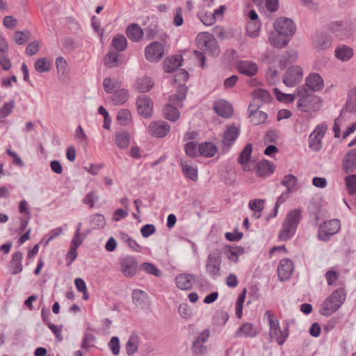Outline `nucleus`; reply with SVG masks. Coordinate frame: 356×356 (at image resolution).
Returning <instances> with one entry per match:
<instances>
[{
    "label": "nucleus",
    "mask_w": 356,
    "mask_h": 356,
    "mask_svg": "<svg viewBox=\"0 0 356 356\" xmlns=\"http://www.w3.org/2000/svg\"><path fill=\"white\" fill-rule=\"evenodd\" d=\"M293 270V264L289 259H282L277 266V275L281 281L289 280Z\"/></svg>",
    "instance_id": "obj_13"
},
{
    "label": "nucleus",
    "mask_w": 356,
    "mask_h": 356,
    "mask_svg": "<svg viewBox=\"0 0 356 356\" xmlns=\"http://www.w3.org/2000/svg\"><path fill=\"white\" fill-rule=\"evenodd\" d=\"M335 56L342 61L349 60L353 56V50L351 47L342 44L338 46L334 51Z\"/></svg>",
    "instance_id": "obj_26"
},
{
    "label": "nucleus",
    "mask_w": 356,
    "mask_h": 356,
    "mask_svg": "<svg viewBox=\"0 0 356 356\" xmlns=\"http://www.w3.org/2000/svg\"><path fill=\"white\" fill-rule=\"evenodd\" d=\"M265 315L268 317L269 325H270V332L269 335L270 338H273V335L277 334V331L280 330V323L278 320L275 317L273 314H272L270 311H267Z\"/></svg>",
    "instance_id": "obj_34"
},
{
    "label": "nucleus",
    "mask_w": 356,
    "mask_h": 356,
    "mask_svg": "<svg viewBox=\"0 0 356 356\" xmlns=\"http://www.w3.org/2000/svg\"><path fill=\"white\" fill-rule=\"evenodd\" d=\"M91 224L95 229H100L106 225L104 216L100 213H96L91 217Z\"/></svg>",
    "instance_id": "obj_55"
},
{
    "label": "nucleus",
    "mask_w": 356,
    "mask_h": 356,
    "mask_svg": "<svg viewBox=\"0 0 356 356\" xmlns=\"http://www.w3.org/2000/svg\"><path fill=\"white\" fill-rule=\"evenodd\" d=\"M187 88L182 86L177 90L176 94L170 96L169 102L165 107H170L172 111H178L183 106V100L186 98Z\"/></svg>",
    "instance_id": "obj_11"
},
{
    "label": "nucleus",
    "mask_w": 356,
    "mask_h": 356,
    "mask_svg": "<svg viewBox=\"0 0 356 356\" xmlns=\"http://www.w3.org/2000/svg\"><path fill=\"white\" fill-rule=\"evenodd\" d=\"M56 66L58 74L65 75L68 70V65L66 60L62 56H58L56 58Z\"/></svg>",
    "instance_id": "obj_52"
},
{
    "label": "nucleus",
    "mask_w": 356,
    "mask_h": 356,
    "mask_svg": "<svg viewBox=\"0 0 356 356\" xmlns=\"http://www.w3.org/2000/svg\"><path fill=\"white\" fill-rule=\"evenodd\" d=\"M121 239L125 242L133 250L137 252H140L142 248L141 246L130 236L126 233L120 234Z\"/></svg>",
    "instance_id": "obj_45"
},
{
    "label": "nucleus",
    "mask_w": 356,
    "mask_h": 356,
    "mask_svg": "<svg viewBox=\"0 0 356 356\" xmlns=\"http://www.w3.org/2000/svg\"><path fill=\"white\" fill-rule=\"evenodd\" d=\"M156 232L155 226L152 224H146L140 229L141 235L144 238H147Z\"/></svg>",
    "instance_id": "obj_64"
},
{
    "label": "nucleus",
    "mask_w": 356,
    "mask_h": 356,
    "mask_svg": "<svg viewBox=\"0 0 356 356\" xmlns=\"http://www.w3.org/2000/svg\"><path fill=\"white\" fill-rule=\"evenodd\" d=\"M141 268L149 275H153L157 277L162 275V272L153 264L144 262L141 264Z\"/></svg>",
    "instance_id": "obj_48"
},
{
    "label": "nucleus",
    "mask_w": 356,
    "mask_h": 356,
    "mask_svg": "<svg viewBox=\"0 0 356 356\" xmlns=\"http://www.w3.org/2000/svg\"><path fill=\"white\" fill-rule=\"evenodd\" d=\"M109 348L114 355H118L120 353V340L118 337H113L108 343Z\"/></svg>",
    "instance_id": "obj_63"
},
{
    "label": "nucleus",
    "mask_w": 356,
    "mask_h": 356,
    "mask_svg": "<svg viewBox=\"0 0 356 356\" xmlns=\"http://www.w3.org/2000/svg\"><path fill=\"white\" fill-rule=\"evenodd\" d=\"M300 220V209L291 211L283 221L282 229L280 230L278 234L279 239L282 241H286L291 239L296 234Z\"/></svg>",
    "instance_id": "obj_2"
},
{
    "label": "nucleus",
    "mask_w": 356,
    "mask_h": 356,
    "mask_svg": "<svg viewBox=\"0 0 356 356\" xmlns=\"http://www.w3.org/2000/svg\"><path fill=\"white\" fill-rule=\"evenodd\" d=\"M248 118L251 123L257 126L264 123L268 118V115L266 113H250Z\"/></svg>",
    "instance_id": "obj_46"
},
{
    "label": "nucleus",
    "mask_w": 356,
    "mask_h": 356,
    "mask_svg": "<svg viewBox=\"0 0 356 356\" xmlns=\"http://www.w3.org/2000/svg\"><path fill=\"white\" fill-rule=\"evenodd\" d=\"M0 65L5 71H8L11 68L12 63L8 58V53L0 54Z\"/></svg>",
    "instance_id": "obj_60"
},
{
    "label": "nucleus",
    "mask_w": 356,
    "mask_h": 356,
    "mask_svg": "<svg viewBox=\"0 0 356 356\" xmlns=\"http://www.w3.org/2000/svg\"><path fill=\"white\" fill-rule=\"evenodd\" d=\"M131 298L134 305L143 307L145 300L147 298V294L140 289H134L132 292Z\"/></svg>",
    "instance_id": "obj_36"
},
{
    "label": "nucleus",
    "mask_w": 356,
    "mask_h": 356,
    "mask_svg": "<svg viewBox=\"0 0 356 356\" xmlns=\"http://www.w3.org/2000/svg\"><path fill=\"white\" fill-rule=\"evenodd\" d=\"M34 65L35 70L39 73L47 72L50 70V63L47 61L45 58H38Z\"/></svg>",
    "instance_id": "obj_50"
},
{
    "label": "nucleus",
    "mask_w": 356,
    "mask_h": 356,
    "mask_svg": "<svg viewBox=\"0 0 356 356\" xmlns=\"http://www.w3.org/2000/svg\"><path fill=\"white\" fill-rule=\"evenodd\" d=\"M148 129L153 136L164 138L170 133V126L165 121H156L149 124Z\"/></svg>",
    "instance_id": "obj_12"
},
{
    "label": "nucleus",
    "mask_w": 356,
    "mask_h": 356,
    "mask_svg": "<svg viewBox=\"0 0 356 356\" xmlns=\"http://www.w3.org/2000/svg\"><path fill=\"white\" fill-rule=\"evenodd\" d=\"M22 260L23 253L21 251H16L13 254L12 259L8 265L11 274L17 275L22 271Z\"/></svg>",
    "instance_id": "obj_20"
},
{
    "label": "nucleus",
    "mask_w": 356,
    "mask_h": 356,
    "mask_svg": "<svg viewBox=\"0 0 356 356\" xmlns=\"http://www.w3.org/2000/svg\"><path fill=\"white\" fill-rule=\"evenodd\" d=\"M99 197L94 191L88 193L83 199V203L88 205L90 208L94 207L95 202L98 201Z\"/></svg>",
    "instance_id": "obj_58"
},
{
    "label": "nucleus",
    "mask_w": 356,
    "mask_h": 356,
    "mask_svg": "<svg viewBox=\"0 0 356 356\" xmlns=\"http://www.w3.org/2000/svg\"><path fill=\"white\" fill-rule=\"evenodd\" d=\"M194 281V276L188 273L178 275L175 278L176 285L181 290H190Z\"/></svg>",
    "instance_id": "obj_21"
},
{
    "label": "nucleus",
    "mask_w": 356,
    "mask_h": 356,
    "mask_svg": "<svg viewBox=\"0 0 356 356\" xmlns=\"http://www.w3.org/2000/svg\"><path fill=\"white\" fill-rule=\"evenodd\" d=\"M291 38L289 35L277 32L269 37L270 44L277 48H283L289 42Z\"/></svg>",
    "instance_id": "obj_25"
},
{
    "label": "nucleus",
    "mask_w": 356,
    "mask_h": 356,
    "mask_svg": "<svg viewBox=\"0 0 356 356\" xmlns=\"http://www.w3.org/2000/svg\"><path fill=\"white\" fill-rule=\"evenodd\" d=\"M128 99V92L125 89L117 90L113 97V102L115 105H121L127 102Z\"/></svg>",
    "instance_id": "obj_47"
},
{
    "label": "nucleus",
    "mask_w": 356,
    "mask_h": 356,
    "mask_svg": "<svg viewBox=\"0 0 356 356\" xmlns=\"http://www.w3.org/2000/svg\"><path fill=\"white\" fill-rule=\"evenodd\" d=\"M322 138L315 133H312L309 136V147L314 152H318L321 147Z\"/></svg>",
    "instance_id": "obj_43"
},
{
    "label": "nucleus",
    "mask_w": 356,
    "mask_h": 356,
    "mask_svg": "<svg viewBox=\"0 0 356 356\" xmlns=\"http://www.w3.org/2000/svg\"><path fill=\"white\" fill-rule=\"evenodd\" d=\"M264 105L261 100L257 97V95H253L252 101L250 102L248 111H258Z\"/></svg>",
    "instance_id": "obj_59"
},
{
    "label": "nucleus",
    "mask_w": 356,
    "mask_h": 356,
    "mask_svg": "<svg viewBox=\"0 0 356 356\" xmlns=\"http://www.w3.org/2000/svg\"><path fill=\"white\" fill-rule=\"evenodd\" d=\"M183 61L181 55H175L171 58L164 60L163 68L166 73H172L181 66Z\"/></svg>",
    "instance_id": "obj_24"
},
{
    "label": "nucleus",
    "mask_w": 356,
    "mask_h": 356,
    "mask_svg": "<svg viewBox=\"0 0 356 356\" xmlns=\"http://www.w3.org/2000/svg\"><path fill=\"white\" fill-rule=\"evenodd\" d=\"M120 270L122 274L127 277H131L136 275L137 261L134 256H127L120 259Z\"/></svg>",
    "instance_id": "obj_10"
},
{
    "label": "nucleus",
    "mask_w": 356,
    "mask_h": 356,
    "mask_svg": "<svg viewBox=\"0 0 356 356\" xmlns=\"http://www.w3.org/2000/svg\"><path fill=\"white\" fill-rule=\"evenodd\" d=\"M154 86V82L151 78L143 76L138 79L136 86L140 92L149 91Z\"/></svg>",
    "instance_id": "obj_33"
},
{
    "label": "nucleus",
    "mask_w": 356,
    "mask_h": 356,
    "mask_svg": "<svg viewBox=\"0 0 356 356\" xmlns=\"http://www.w3.org/2000/svg\"><path fill=\"white\" fill-rule=\"evenodd\" d=\"M112 45L116 51H123L127 46V39L123 35H116L112 40Z\"/></svg>",
    "instance_id": "obj_38"
},
{
    "label": "nucleus",
    "mask_w": 356,
    "mask_h": 356,
    "mask_svg": "<svg viewBox=\"0 0 356 356\" xmlns=\"http://www.w3.org/2000/svg\"><path fill=\"white\" fill-rule=\"evenodd\" d=\"M254 95H257L261 100L264 104H268L273 100V97L268 91L264 89L258 88L254 90Z\"/></svg>",
    "instance_id": "obj_49"
},
{
    "label": "nucleus",
    "mask_w": 356,
    "mask_h": 356,
    "mask_svg": "<svg viewBox=\"0 0 356 356\" xmlns=\"http://www.w3.org/2000/svg\"><path fill=\"white\" fill-rule=\"evenodd\" d=\"M346 299V294L343 290L337 289L323 302L321 307V314L329 316L338 310Z\"/></svg>",
    "instance_id": "obj_3"
},
{
    "label": "nucleus",
    "mask_w": 356,
    "mask_h": 356,
    "mask_svg": "<svg viewBox=\"0 0 356 356\" xmlns=\"http://www.w3.org/2000/svg\"><path fill=\"white\" fill-rule=\"evenodd\" d=\"M236 67L240 74L247 76H253L258 72L257 65L250 60H239L236 63Z\"/></svg>",
    "instance_id": "obj_16"
},
{
    "label": "nucleus",
    "mask_w": 356,
    "mask_h": 356,
    "mask_svg": "<svg viewBox=\"0 0 356 356\" xmlns=\"http://www.w3.org/2000/svg\"><path fill=\"white\" fill-rule=\"evenodd\" d=\"M210 337V330L205 329L195 338L191 346V351L193 356H205L208 348L205 343Z\"/></svg>",
    "instance_id": "obj_6"
},
{
    "label": "nucleus",
    "mask_w": 356,
    "mask_h": 356,
    "mask_svg": "<svg viewBox=\"0 0 356 356\" xmlns=\"http://www.w3.org/2000/svg\"><path fill=\"white\" fill-rule=\"evenodd\" d=\"M305 86L310 94L314 95L313 92L319 91L323 89L324 82L323 78L318 73H312L306 79Z\"/></svg>",
    "instance_id": "obj_14"
},
{
    "label": "nucleus",
    "mask_w": 356,
    "mask_h": 356,
    "mask_svg": "<svg viewBox=\"0 0 356 356\" xmlns=\"http://www.w3.org/2000/svg\"><path fill=\"white\" fill-rule=\"evenodd\" d=\"M313 46L318 50L329 48L332 44L331 38L323 31H317L312 38Z\"/></svg>",
    "instance_id": "obj_15"
},
{
    "label": "nucleus",
    "mask_w": 356,
    "mask_h": 356,
    "mask_svg": "<svg viewBox=\"0 0 356 356\" xmlns=\"http://www.w3.org/2000/svg\"><path fill=\"white\" fill-rule=\"evenodd\" d=\"M248 206L254 212L261 213L264 208V200L254 199L249 202Z\"/></svg>",
    "instance_id": "obj_56"
},
{
    "label": "nucleus",
    "mask_w": 356,
    "mask_h": 356,
    "mask_svg": "<svg viewBox=\"0 0 356 356\" xmlns=\"http://www.w3.org/2000/svg\"><path fill=\"white\" fill-rule=\"evenodd\" d=\"M346 111H356V87L348 92L346 104Z\"/></svg>",
    "instance_id": "obj_41"
},
{
    "label": "nucleus",
    "mask_w": 356,
    "mask_h": 356,
    "mask_svg": "<svg viewBox=\"0 0 356 356\" xmlns=\"http://www.w3.org/2000/svg\"><path fill=\"white\" fill-rule=\"evenodd\" d=\"M196 43L199 49L208 51L213 56H217L220 54L216 40L209 33H200L196 38Z\"/></svg>",
    "instance_id": "obj_4"
},
{
    "label": "nucleus",
    "mask_w": 356,
    "mask_h": 356,
    "mask_svg": "<svg viewBox=\"0 0 356 356\" xmlns=\"http://www.w3.org/2000/svg\"><path fill=\"white\" fill-rule=\"evenodd\" d=\"M198 152L205 157H213L217 152V147L212 142H204L199 144Z\"/></svg>",
    "instance_id": "obj_28"
},
{
    "label": "nucleus",
    "mask_w": 356,
    "mask_h": 356,
    "mask_svg": "<svg viewBox=\"0 0 356 356\" xmlns=\"http://www.w3.org/2000/svg\"><path fill=\"white\" fill-rule=\"evenodd\" d=\"M184 150L187 156L195 157L197 156L198 149H197V143L195 142H188L185 144Z\"/></svg>",
    "instance_id": "obj_57"
},
{
    "label": "nucleus",
    "mask_w": 356,
    "mask_h": 356,
    "mask_svg": "<svg viewBox=\"0 0 356 356\" xmlns=\"http://www.w3.org/2000/svg\"><path fill=\"white\" fill-rule=\"evenodd\" d=\"M298 58V52L294 49H290L285 52L280 60V65L283 70L289 63H294Z\"/></svg>",
    "instance_id": "obj_31"
},
{
    "label": "nucleus",
    "mask_w": 356,
    "mask_h": 356,
    "mask_svg": "<svg viewBox=\"0 0 356 356\" xmlns=\"http://www.w3.org/2000/svg\"><path fill=\"white\" fill-rule=\"evenodd\" d=\"M348 192L353 195L356 193V175H350L345 178Z\"/></svg>",
    "instance_id": "obj_51"
},
{
    "label": "nucleus",
    "mask_w": 356,
    "mask_h": 356,
    "mask_svg": "<svg viewBox=\"0 0 356 356\" xmlns=\"http://www.w3.org/2000/svg\"><path fill=\"white\" fill-rule=\"evenodd\" d=\"M115 142L120 149H126L130 144V135L126 131H118L115 134Z\"/></svg>",
    "instance_id": "obj_30"
},
{
    "label": "nucleus",
    "mask_w": 356,
    "mask_h": 356,
    "mask_svg": "<svg viewBox=\"0 0 356 356\" xmlns=\"http://www.w3.org/2000/svg\"><path fill=\"white\" fill-rule=\"evenodd\" d=\"M197 17L206 26H211L216 21L214 15L208 12H199L197 13Z\"/></svg>",
    "instance_id": "obj_44"
},
{
    "label": "nucleus",
    "mask_w": 356,
    "mask_h": 356,
    "mask_svg": "<svg viewBox=\"0 0 356 356\" xmlns=\"http://www.w3.org/2000/svg\"><path fill=\"white\" fill-rule=\"evenodd\" d=\"M252 152V144H247L243 150L241 152L238 158V162L239 164L244 165L243 170L245 171L250 170V168H248L245 165L249 162L251 154Z\"/></svg>",
    "instance_id": "obj_29"
},
{
    "label": "nucleus",
    "mask_w": 356,
    "mask_h": 356,
    "mask_svg": "<svg viewBox=\"0 0 356 356\" xmlns=\"http://www.w3.org/2000/svg\"><path fill=\"white\" fill-rule=\"evenodd\" d=\"M275 32L282 33L291 38L296 32V25L290 18L280 17L273 24Z\"/></svg>",
    "instance_id": "obj_8"
},
{
    "label": "nucleus",
    "mask_w": 356,
    "mask_h": 356,
    "mask_svg": "<svg viewBox=\"0 0 356 356\" xmlns=\"http://www.w3.org/2000/svg\"><path fill=\"white\" fill-rule=\"evenodd\" d=\"M181 166L184 175L192 181L197 179V169L191 166L186 161H181Z\"/></svg>",
    "instance_id": "obj_35"
},
{
    "label": "nucleus",
    "mask_w": 356,
    "mask_h": 356,
    "mask_svg": "<svg viewBox=\"0 0 356 356\" xmlns=\"http://www.w3.org/2000/svg\"><path fill=\"white\" fill-rule=\"evenodd\" d=\"M213 109V111H233V106L228 101L220 99L214 102Z\"/></svg>",
    "instance_id": "obj_42"
},
{
    "label": "nucleus",
    "mask_w": 356,
    "mask_h": 356,
    "mask_svg": "<svg viewBox=\"0 0 356 356\" xmlns=\"http://www.w3.org/2000/svg\"><path fill=\"white\" fill-rule=\"evenodd\" d=\"M138 111H152L153 102L145 95H140L136 99Z\"/></svg>",
    "instance_id": "obj_27"
},
{
    "label": "nucleus",
    "mask_w": 356,
    "mask_h": 356,
    "mask_svg": "<svg viewBox=\"0 0 356 356\" xmlns=\"http://www.w3.org/2000/svg\"><path fill=\"white\" fill-rule=\"evenodd\" d=\"M31 35V32L28 30L17 31L13 34V40L18 44H24L29 41Z\"/></svg>",
    "instance_id": "obj_39"
},
{
    "label": "nucleus",
    "mask_w": 356,
    "mask_h": 356,
    "mask_svg": "<svg viewBox=\"0 0 356 356\" xmlns=\"http://www.w3.org/2000/svg\"><path fill=\"white\" fill-rule=\"evenodd\" d=\"M119 54L116 51H110L104 57V65L109 67H114L119 65Z\"/></svg>",
    "instance_id": "obj_40"
},
{
    "label": "nucleus",
    "mask_w": 356,
    "mask_h": 356,
    "mask_svg": "<svg viewBox=\"0 0 356 356\" xmlns=\"http://www.w3.org/2000/svg\"><path fill=\"white\" fill-rule=\"evenodd\" d=\"M277 101L286 104L293 102L296 97H298L299 99L297 102L298 107L308 108L312 109V111H316L320 108L321 102V97L317 95H312L305 86H298L293 94H286L281 92L277 88L273 89Z\"/></svg>",
    "instance_id": "obj_1"
},
{
    "label": "nucleus",
    "mask_w": 356,
    "mask_h": 356,
    "mask_svg": "<svg viewBox=\"0 0 356 356\" xmlns=\"http://www.w3.org/2000/svg\"><path fill=\"white\" fill-rule=\"evenodd\" d=\"M222 255L220 252L216 251L209 254L205 264L206 272L209 275L216 279L220 275V266Z\"/></svg>",
    "instance_id": "obj_5"
},
{
    "label": "nucleus",
    "mask_w": 356,
    "mask_h": 356,
    "mask_svg": "<svg viewBox=\"0 0 356 356\" xmlns=\"http://www.w3.org/2000/svg\"><path fill=\"white\" fill-rule=\"evenodd\" d=\"M164 56V46L159 42H152L145 48V56L147 60L156 63Z\"/></svg>",
    "instance_id": "obj_7"
},
{
    "label": "nucleus",
    "mask_w": 356,
    "mask_h": 356,
    "mask_svg": "<svg viewBox=\"0 0 356 356\" xmlns=\"http://www.w3.org/2000/svg\"><path fill=\"white\" fill-rule=\"evenodd\" d=\"M244 252L245 249L242 246L232 247L230 248L227 257L229 260L236 262L238 259V257L243 254Z\"/></svg>",
    "instance_id": "obj_54"
},
{
    "label": "nucleus",
    "mask_w": 356,
    "mask_h": 356,
    "mask_svg": "<svg viewBox=\"0 0 356 356\" xmlns=\"http://www.w3.org/2000/svg\"><path fill=\"white\" fill-rule=\"evenodd\" d=\"M259 333L258 327L250 323L242 324L235 332L236 337H255Z\"/></svg>",
    "instance_id": "obj_17"
},
{
    "label": "nucleus",
    "mask_w": 356,
    "mask_h": 356,
    "mask_svg": "<svg viewBox=\"0 0 356 356\" xmlns=\"http://www.w3.org/2000/svg\"><path fill=\"white\" fill-rule=\"evenodd\" d=\"M334 235L332 232L327 230L322 225L320 226L318 232V239L322 241H327L330 240L332 236Z\"/></svg>",
    "instance_id": "obj_61"
},
{
    "label": "nucleus",
    "mask_w": 356,
    "mask_h": 356,
    "mask_svg": "<svg viewBox=\"0 0 356 356\" xmlns=\"http://www.w3.org/2000/svg\"><path fill=\"white\" fill-rule=\"evenodd\" d=\"M321 225L334 234L339 231L341 227L340 221L338 219L330 220L329 221L325 222Z\"/></svg>",
    "instance_id": "obj_53"
},
{
    "label": "nucleus",
    "mask_w": 356,
    "mask_h": 356,
    "mask_svg": "<svg viewBox=\"0 0 356 356\" xmlns=\"http://www.w3.org/2000/svg\"><path fill=\"white\" fill-rule=\"evenodd\" d=\"M158 33V26L156 24L151 23L145 29V35L147 40L153 39Z\"/></svg>",
    "instance_id": "obj_62"
},
{
    "label": "nucleus",
    "mask_w": 356,
    "mask_h": 356,
    "mask_svg": "<svg viewBox=\"0 0 356 356\" xmlns=\"http://www.w3.org/2000/svg\"><path fill=\"white\" fill-rule=\"evenodd\" d=\"M139 344V337L136 334L130 336L126 343L127 354L129 356L133 355L138 350Z\"/></svg>",
    "instance_id": "obj_32"
},
{
    "label": "nucleus",
    "mask_w": 356,
    "mask_h": 356,
    "mask_svg": "<svg viewBox=\"0 0 356 356\" xmlns=\"http://www.w3.org/2000/svg\"><path fill=\"white\" fill-rule=\"evenodd\" d=\"M298 178L293 175H285L281 181V184L286 188L287 192H291L296 188Z\"/></svg>",
    "instance_id": "obj_37"
},
{
    "label": "nucleus",
    "mask_w": 356,
    "mask_h": 356,
    "mask_svg": "<svg viewBox=\"0 0 356 356\" xmlns=\"http://www.w3.org/2000/svg\"><path fill=\"white\" fill-rule=\"evenodd\" d=\"M275 165L272 162L262 160L257 163L256 173L259 177H266L275 171Z\"/></svg>",
    "instance_id": "obj_23"
},
{
    "label": "nucleus",
    "mask_w": 356,
    "mask_h": 356,
    "mask_svg": "<svg viewBox=\"0 0 356 356\" xmlns=\"http://www.w3.org/2000/svg\"><path fill=\"white\" fill-rule=\"evenodd\" d=\"M126 34L130 40L136 42L143 39L144 31L138 24L133 23L127 26Z\"/></svg>",
    "instance_id": "obj_22"
},
{
    "label": "nucleus",
    "mask_w": 356,
    "mask_h": 356,
    "mask_svg": "<svg viewBox=\"0 0 356 356\" xmlns=\"http://www.w3.org/2000/svg\"><path fill=\"white\" fill-rule=\"evenodd\" d=\"M303 72L300 67H290L283 76V83L288 87H294L302 80Z\"/></svg>",
    "instance_id": "obj_9"
},
{
    "label": "nucleus",
    "mask_w": 356,
    "mask_h": 356,
    "mask_svg": "<svg viewBox=\"0 0 356 356\" xmlns=\"http://www.w3.org/2000/svg\"><path fill=\"white\" fill-rule=\"evenodd\" d=\"M239 134L240 129L234 125L228 127L223 135L222 143L224 146L231 147L238 137Z\"/></svg>",
    "instance_id": "obj_18"
},
{
    "label": "nucleus",
    "mask_w": 356,
    "mask_h": 356,
    "mask_svg": "<svg viewBox=\"0 0 356 356\" xmlns=\"http://www.w3.org/2000/svg\"><path fill=\"white\" fill-rule=\"evenodd\" d=\"M343 170L348 174L353 172L356 168V149L350 150L343 160Z\"/></svg>",
    "instance_id": "obj_19"
}]
</instances>
